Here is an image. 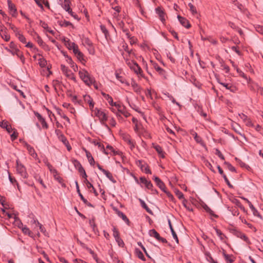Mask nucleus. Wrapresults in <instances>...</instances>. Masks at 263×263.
<instances>
[{
    "mask_svg": "<svg viewBox=\"0 0 263 263\" xmlns=\"http://www.w3.org/2000/svg\"><path fill=\"white\" fill-rule=\"evenodd\" d=\"M79 74L80 78L86 85L89 86L92 84L93 79L90 77L87 71L82 69L79 71Z\"/></svg>",
    "mask_w": 263,
    "mask_h": 263,
    "instance_id": "obj_1",
    "label": "nucleus"
},
{
    "mask_svg": "<svg viewBox=\"0 0 263 263\" xmlns=\"http://www.w3.org/2000/svg\"><path fill=\"white\" fill-rule=\"evenodd\" d=\"M95 111L96 115L99 118L102 124L107 128H108V125L104 123L107 120L106 114L104 111L99 109L98 108H96Z\"/></svg>",
    "mask_w": 263,
    "mask_h": 263,
    "instance_id": "obj_2",
    "label": "nucleus"
},
{
    "mask_svg": "<svg viewBox=\"0 0 263 263\" xmlns=\"http://www.w3.org/2000/svg\"><path fill=\"white\" fill-rule=\"evenodd\" d=\"M16 171L23 178H26L28 177V174L26 172L25 166L20 163L18 160L16 161Z\"/></svg>",
    "mask_w": 263,
    "mask_h": 263,
    "instance_id": "obj_3",
    "label": "nucleus"
},
{
    "mask_svg": "<svg viewBox=\"0 0 263 263\" xmlns=\"http://www.w3.org/2000/svg\"><path fill=\"white\" fill-rule=\"evenodd\" d=\"M156 13L159 15L160 20L162 22L164 23L165 21V13L163 9L160 7H158L155 9Z\"/></svg>",
    "mask_w": 263,
    "mask_h": 263,
    "instance_id": "obj_4",
    "label": "nucleus"
},
{
    "mask_svg": "<svg viewBox=\"0 0 263 263\" xmlns=\"http://www.w3.org/2000/svg\"><path fill=\"white\" fill-rule=\"evenodd\" d=\"M7 2L8 8L10 13L12 14L13 16H16L17 10L15 6L12 3V2L10 0H8Z\"/></svg>",
    "mask_w": 263,
    "mask_h": 263,
    "instance_id": "obj_5",
    "label": "nucleus"
},
{
    "mask_svg": "<svg viewBox=\"0 0 263 263\" xmlns=\"http://www.w3.org/2000/svg\"><path fill=\"white\" fill-rule=\"evenodd\" d=\"M154 180L157 186L163 192H165L166 187L164 183L160 180V179L157 177L155 176L154 177Z\"/></svg>",
    "mask_w": 263,
    "mask_h": 263,
    "instance_id": "obj_6",
    "label": "nucleus"
},
{
    "mask_svg": "<svg viewBox=\"0 0 263 263\" xmlns=\"http://www.w3.org/2000/svg\"><path fill=\"white\" fill-rule=\"evenodd\" d=\"M114 210L115 211L116 213L118 215V216L121 217L128 225H129L130 221L126 216L122 213L121 211H119L117 208H114Z\"/></svg>",
    "mask_w": 263,
    "mask_h": 263,
    "instance_id": "obj_7",
    "label": "nucleus"
},
{
    "mask_svg": "<svg viewBox=\"0 0 263 263\" xmlns=\"http://www.w3.org/2000/svg\"><path fill=\"white\" fill-rule=\"evenodd\" d=\"M0 126L3 128H5L8 133H11L13 130L11 126L9 123L4 120L0 122Z\"/></svg>",
    "mask_w": 263,
    "mask_h": 263,
    "instance_id": "obj_8",
    "label": "nucleus"
},
{
    "mask_svg": "<svg viewBox=\"0 0 263 263\" xmlns=\"http://www.w3.org/2000/svg\"><path fill=\"white\" fill-rule=\"evenodd\" d=\"M180 24L184 27L186 28H190L191 27V24H190L189 21L185 18L181 16L180 15H178L177 16Z\"/></svg>",
    "mask_w": 263,
    "mask_h": 263,
    "instance_id": "obj_9",
    "label": "nucleus"
},
{
    "mask_svg": "<svg viewBox=\"0 0 263 263\" xmlns=\"http://www.w3.org/2000/svg\"><path fill=\"white\" fill-rule=\"evenodd\" d=\"M70 4L71 3L70 0H64V6H63V9H64L66 11L68 12L71 16H73L74 14L70 7Z\"/></svg>",
    "mask_w": 263,
    "mask_h": 263,
    "instance_id": "obj_10",
    "label": "nucleus"
},
{
    "mask_svg": "<svg viewBox=\"0 0 263 263\" xmlns=\"http://www.w3.org/2000/svg\"><path fill=\"white\" fill-rule=\"evenodd\" d=\"M130 69H133L137 74L142 76V70L136 62L133 63L132 65H130Z\"/></svg>",
    "mask_w": 263,
    "mask_h": 263,
    "instance_id": "obj_11",
    "label": "nucleus"
},
{
    "mask_svg": "<svg viewBox=\"0 0 263 263\" xmlns=\"http://www.w3.org/2000/svg\"><path fill=\"white\" fill-rule=\"evenodd\" d=\"M53 175L55 180L58 181L60 183L62 184L63 186H65V184L63 183V180L58 174L55 169L53 170Z\"/></svg>",
    "mask_w": 263,
    "mask_h": 263,
    "instance_id": "obj_12",
    "label": "nucleus"
},
{
    "mask_svg": "<svg viewBox=\"0 0 263 263\" xmlns=\"http://www.w3.org/2000/svg\"><path fill=\"white\" fill-rule=\"evenodd\" d=\"M140 182L145 184L146 188L151 189L153 187V184L150 181H147L146 179L142 177L140 178Z\"/></svg>",
    "mask_w": 263,
    "mask_h": 263,
    "instance_id": "obj_13",
    "label": "nucleus"
},
{
    "mask_svg": "<svg viewBox=\"0 0 263 263\" xmlns=\"http://www.w3.org/2000/svg\"><path fill=\"white\" fill-rule=\"evenodd\" d=\"M123 139L130 146L131 148L135 147L134 143L128 135H123Z\"/></svg>",
    "mask_w": 263,
    "mask_h": 263,
    "instance_id": "obj_14",
    "label": "nucleus"
},
{
    "mask_svg": "<svg viewBox=\"0 0 263 263\" xmlns=\"http://www.w3.org/2000/svg\"><path fill=\"white\" fill-rule=\"evenodd\" d=\"M139 166H140V168L142 171L144 172L146 174H152L151 171L147 164H142V161H139Z\"/></svg>",
    "mask_w": 263,
    "mask_h": 263,
    "instance_id": "obj_15",
    "label": "nucleus"
},
{
    "mask_svg": "<svg viewBox=\"0 0 263 263\" xmlns=\"http://www.w3.org/2000/svg\"><path fill=\"white\" fill-rule=\"evenodd\" d=\"M235 235L237 237H239L241 239H243L244 241H245L248 244L250 243V242L248 238L245 234L241 233V232L237 231L236 232Z\"/></svg>",
    "mask_w": 263,
    "mask_h": 263,
    "instance_id": "obj_16",
    "label": "nucleus"
},
{
    "mask_svg": "<svg viewBox=\"0 0 263 263\" xmlns=\"http://www.w3.org/2000/svg\"><path fill=\"white\" fill-rule=\"evenodd\" d=\"M191 134L194 137V138L197 143L201 144H203L202 138L199 136L195 131L192 130L191 132Z\"/></svg>",
    "mask_w": 263,
    "mask_h": 263,
    "instance_id": "obj_17",
    "label": "nucleus"
},
{
    "mask_svg": "<svg viewBox=\"0 0 263 263\" xmlns=\"http://www.w3.org/2000/svg\"><path fill=\"white\" fill-rule=\"evenodd\" d=\"M65 56L67 58L66 61L70 65L71 67L74 70V71H77L78 70V66L77 65L74 64V63L72 60L71 57H68V55Z\"/></svg>",
    "mask_w": 263,
    "mask_h": 263,
    "instance_id": "obj_18",
    "label": "nucleus"
},
{
    "mask_svg": "<svg viewBox=\"0 0 263 263\" xmlns=\"http://www.w3.org/2000/svg\"><path fill=\"white\" fill-rule=\"evenodd\" d=\"M202 206L204 210L206 212L209 213L211 215L216 218L218 217V215L215 214L213 211H212L205 203H203Z\"/></svg>",
    "mask_w": 263,
    "mask_h": 263,
    "instance_id": "obj_19",
    "label": "nucleus"
},
{
    "mask_svg": "<svg viewBox=\"0 0 263 263\" xmlns=\"http://www.w3.org/2000/svg\"><path fill=\"white\" fill-rule=\"evenodd\" d=\"M139 200L140 202V204H141V205L142 206V207L143 208H144L146 211V212L147 213H148L149 214H150L151 215H153V213L152 211L147 206V205L145 203V202L141 199H139Z\"/></svg>",
    "mask_w": 263,
    "mask_h": 263,
    "instance_id": "obj_20",
    "label": "nucleus"
},
{
    "mask_svg": "<svg viewBox=\"0 0 263 263\" xmlns=\"http://www.w3.org/2000/svg\"><path fill=\"white\" fill-rule=\"evenodd\" d=\"M168 224H169V227H170V230L171 231L173 237L175 239L176 242L177 243H179V239L178 238V237H177V235L176 232H175V231H174V229L173 228V226L172 225V223H171V222L170 220H168Z\"/></svg>",
    "mask_w": 263,
    "mask_h": 263,
    "instance_id": "obj_21",
    "label": "nucleus"
},
{
    "mask_svg": "<svg viewBox=\"0 0 263 263\" xmlns=\"http://www.w3.org/2000/svg\"><path fill=\"white\" fill-rule=\"evenodd\" d=\"M86 155L90 164L91 165H94L95 161L91 153L88 151H86Z\"/></svg>",
    "mask_w": 263,
    "mask_h": 263,
    "instance_id": "obj_22",
    "label": "nucleus"
},
{
    "mask_svg": "<svg viewBox=\"0 0 263 263\" xmlns=\"http://www.w3.org/2000/svg\"><path fill=\"white\" fill-rule=\"evenodd\" d=\"M249 206L250 208L251 209V210L253 212V214L255 216L258 217L260 218V219L262 218L261 216L259 213L258 211L255 208V207L253 206V205L252 204V203H250Z\"/></svg>",
    "mask_w": 263,
    "mask_h": 263,
    "instance_id": "obj_23",
    "label": "nucleus"
},
{
    "mask_svg": "<svg viewBox=\"0 0 263 263\" xmlns=\"http://www.w3.org/2000/svg\"><path fill=\"white\" fill-rule=\"evenodd\" d=\"M63 42L65 43V46L69 50H71L72 48L74 47L75 45H76V44L74 43L70 42L69 40H66V39H64Z\"/></svg>",
    "mask_w": 263,
    "mask_h": 263,
    "instance_id": "obj_24",
    "label": "nucleus"
},
{
    "mask_svg": "<svg viewBox=\"0 0 263 263\" xmlns=\"http://www.w3.org/2000/svg\"><path fill=\"white\" fill-rule=\"evenodd\" d=\"M153 67L155 69V70L158 71L160 74L163 75L165 73V71L161 68L157 63H153Z\"/></svg>",
    "mask_w": 263,
    "mask_h": 263,
    "instance_id": "obj_25",
    "label": "nucleus"
},
{
    "mask_svg": "<svg viewBox=\"0 0 263 263\" xmlns=\"http://www.w3.org/2000/svg\"><path fill=\"white\" fill-rule=\"evenodd\" d=\"M154 148L155 149V150L157 151V152L158 153L160 157H161L162 158H164L165 157V153L163 152L162 148L160 146L157 145L154 146Z\"/></svg>",
    "mask_w": 263,
    "mask_h": 263,
    "instance_id": "obj_26",
    "label": "nucleus"
},
{
    "mask_svg": "<svg viewBox=\"0 0 263 263\" xmlns=\"http://www.w3.org/2000/svg\"><path fill=\"white\" fill-rule=\"evenodd\" d=\"M131 85L133 87V89L136 92H140L141 88L135 81H132Z\"/></svg>",
    "mask_w": 263,
    "mask_h": 263,
    "instance_id": "obj_27",
    "label": "nucleus"
},
{
    "mask_svg": "<svg viewBox=\"0 0 263 263\" xmlns=\"http://www.w3.org/2000/svg\"><path fill=\"white\" fill-rule=\"evenodd\" d=\"M149 234L151 236L155 237L157 240L160 237L159 234L155 229L151 230Z\"/></svg>",
    "mask_w": 263,
    "mask_h": 263,
    "instance_id": "obj_28",
    "label": "nucleus"
},
{
    "mask_svg": "<svg viewBox=\"0 0 263 263\" xmlns=\"http://www.w3.org/2000/svg\"><path fill=\"white\" fill-rule=\"evenodd\" d=\"M61 69L62 72L65 74L67 77H70V70H68L67 67H66L64 65H61Z\"/></svg>",
    "mask_w": 263,
    "mask_h": 263,
    "instance_id": "obj_29",
    "label": "nucleus"
},
{
    "mask_svg": "<svg viewBox=\"0 0 263 263\" xmlns=\"http://www.w3.org/2000/svg\"><path fill=\"white\" fill-rule=\"evenodd\" d=\"M25 146L27 148L29 153L32 156L34 157V155H36L34 148L31 146L30 145L27 143H25Z\"/></svg>",
    "mask_w": 263,
    "mask_h": 263,
    "instance_id": "obj_30",
    "label": "nucleus"
},
{
    "mask_svg": "<svg viewBox=\"0 0 263 263\" xmlns=\"http://www.w3.org/2000/svg\"><path fill=\"white\" fill-rule=\"evenodd\" d=\"M31 222L32 223H34L35 224L36 226H39V228H40V230L41 231V232L43 233L44 234H45V228H44V227L42 226V224L41 223H40L37 220H35V219H33V220L31 221Z\"/></svg>",
    "mask_w": 263,
    "mask_h": 263,
    "instance_id": "obj_31",
    "label": "nucleus"
},
{
    "mask_svg": "<svg viewBox=\"0 0 263 263\" xmlns=\"http://www.w3.org/2000/svg\"><path fill=\"white\" fill-rule=\"evenodd\" d=\"M84 99L85 101L89 104L90 108L92 109L94 106V103L92 99L89 96H85Z\"/></svg>",
    "mask_w": 263,
    "mask_h": 263,
    "instance_id": "obj_32",
    "label": "nucleus"
},
{
    "mask_svg": "<svg viewBox=\"0 0 263 263\" xmlns=\"http://www.w3.org/2000/svg\"><path fill=\"white\" fill-rule=\"evenodd\" d=\"M104 172L103 173L113 183H116V180L114 178L112 174L111 173H110L108 171H104Z\"/></svg>",
    "mask_w": 263,
    "mask_h": 263,
    "instance_id": "obj_33",
    "label": "nucleus"
},
{
    "mask_svg": "<svg viewBox=\"0 0 263 263\" xmlns=\"http://www.w3.org/2000/svg\"><path fill=\"white\" fill-rule=\"evenodd\" d=\"M61 141L65 145V146L67 147V149L68 151H70L71 149V147L69 144V142L65 137L62 136L61 137Z\"/></svg>",
    "mask_w": 263,
    "mask_h": 263,
    "instance_id": "obj_34",
    "label": "nucleus"
},
{
    "mask_svg": "<svg viewBox=\"0 0 263 263\" xmlns=\"http://www.w3.org/2000/svg\"><path fill=\"white\" fill-rule=\"evenodd\" d=\"M15 35L18 37L20 42H22L23 43H26V38L22 34L20 33V32H17Z\"/></svg>",
    "mask_w": 263,
    "mask_h": 263,
    "instance_id": "obj_35",
    "label": "nucleus"
},
{
    "mask_svg": "<svg viewBox=\"0 0 263 263\" xmlns=\"http://www.w3.org/2000/svg\"><path fill=\"white\" fill-rule=\"evenodd\" d=\"M72 162L74 165V167L77 168L78 171L83 167L80 162L77 159L72 160Z\"/></svg>",
    "mask_w": 263,
    "mask_h": 263,
    "instance_id": "obj_36",
    "label": "nucleus"
},
{
    "mask_svg": "<svg viewBox=\"0 0 263 263\" xmlns=\"http://www.w3.org/2000/svg\"><path fill=\"white\" fill-rule=\"evenodd\" d=\"M136 253L137 256L139 258L141 259L143 261H145V258L144 257V256L142 252L140 250L136 249Z\"/></svg>",
    "mask_w": 263,
    "mask_h": 263,
    "instance_id": "obj_37",
    "label": "nucleus"
},
{
    "mask_svg": "<svg viewBox=\"0 0 263 263\" xmlns=\"http://www.w3.org/2000/svg\"><path fill=\"white\" fill-rule=\"evenodd\" d=\"M93 143L96 145H98V146L101 148V149L103 151V152L106 154V155H108V152L106 151V150L105 149V148H104V146L100 142H96V141H94L93 142Z\"/></svg>",
    "mask_w": 263,
    "mask_h": 263,
    "instance_id": "obj_38",
    "label": "nucleus"
},
{
    "mask_svg": "<svg viewBox=\"0 0 263 263\" xmlns=\"http://www.w3.org/2000/svg\"><path fill=\"white\" fill-rule=\"evenodd\" d=\"M223 255L228 263H232L234 261V260L231 258V256L226 254L224 252L223 253Z\"/></svg>",
    "mask_w": 263,
    "mask_h": 263,
    "instance_id": "obj_39",
    "label": "nucleus"
},
{
    "mask_svg": "<svg viewBox=\"0 0 263 263\" xmlns=\"http://www.w3.org/2000/svg\"><path fill=\"white\" fill-rule=\"evenodd\" d=\"M59 25L62 27H68L69 26H72V24L69 21L64 20V21H60Z\"/></svg>",
    "mask_w": 263,
    "mask_h": 263,
    "instance_id": "obj_40",
    "label": "nucleus"
},
{
    "mask_svg": "<svg viewBox=\"0 0 263 263\" xmlns=\"http://www.w3.org/2000/svg\"><path fill=\"white\" fill-rule=\"evenodd\" d=\"M116 78L120 81L122 83H125L127 85H129V83L126 82L125 80L122 77L119 75V73H116Z\"/></svg>",
    "mask_w": 263,
    "mask_h": 263,
    "instance_id": "obj_41",
    "label": "nucleus"
},
{
    "mask_svg": "<svg viewBox=\"0 0 263 263\" xmlns=\"http://www.w3.org/2000/svg\"><path fill=\"white\" fill-rule=\"evenodd\" d=\"M188 5L189 7H190V10L191 11L193 14H195L197 13L196 7L192 3H189Z\"/></svg>",
    "mask_w": 263,
    "mask_h": 263,
    "instance_id": "obj_42",
    "label": "nucleus"
},
{
    "mask_svg": "<svg viewBox=\"0 0 263 263\" xmlns=\"http://www.w3.org/2000/svg\"><path fill=\"white\" fill-rule=\"evenodd\" d=\"M76 184L77 191L79 196L80 197V198L82 201H84L85 198L84 197V196L82 194V193H81V192H80V190L79 189V184H78V183L77 181H76Z\"/></svg>",
    "mask_w": 263,
    "mask_h": 263,
    "instance_id": "obj_43",
    "label": "nucleus"
},
{
    "mask_svg": "<svg viewBox=\"0 0 263 263\" xmlns=\"http://www.w3.org/2000/svg\"><path fill=\"white\" fill-rule=\"evenodd\" d=\"M39 64L41 67H44L47 64L46 60L44 58H40L39 59Z\"/></svg>",
    "mask_w": 263,
    "mask_h": 263,
    "instance_id": "obj_44",
    "label": "nucleus"
},
{
    "mask_svg": "<svg viewBox=\"0 0 263 263\" xmlns=\"http://www.w3.org/2000/svg\"><path fill=\"white\" fill-rule=\"evenodd\" d=\"M83 44L88 46V47H91L92 46V42L88 37H85L84 39Z\"/></svg>",
    "mask_w": 263,
    "mask_h": 263,
    "instance_id": "obj_45",
    "label": "nucleus"
},
{
    "mask_svg": "<svg viewBox=\"0 0 263 263\" xmlns=\"http://www.w3.org/2000/svg\"><path fill=\"white\" fill-rule=\"evenodd\" d=\"M16 55L20 59V60H21V61L23 63H24V62H25V58H24V57L23 55V52L22 51H21L18 49V50H17V52Z\"/></svg>",
    "mask_w": 263,
    "mask_h": 263,
    "instance_id": "obj_46",
    "label": "nucleus"
},
{
    "mask_svg": "<svg viewBox=\"0 0 263 263\" xmlns=\"http://www.w3.org/2000/svg\"><path fill=\"white\" fill-rule=\"evenodd\" d=\"M113 235L115 239H119V238L120 237L119 233L115 227H114L113 229Z\"/></svg>",
    "mask_w": 263,
    "mask_h": 263,
    "instance_id": "obj_47",
    "label": "nucleus"
},
{
    "mask_svg": "<svg viewBox=\"0 0 263 263\" xmlns=\"http://www.w3.org/2000/svg\"><path fill=\"white\" fill-rule=\"evenodd\" d=\"M236 71L237 73L239 74L240 76L242 77L246 80H247V75L245 74L240 69H239L238 67H236Z\"/></svg>",
    "mask_w": 263,
    "mask_h": 263,
    "instance_id": "obj_48",
    "label": "nucleus"
},
{
    "mask_svg": "<svg viewBox=\"0 0 263 263\" xmlns=\"http://www.w3.org/2000/svg\"><path fill=\"white\" fill-rule=\"evenodd\" d=\"M37 42L40 46H42L43 47L47 46L46 44L43 42L41 37L39 36H37Z\"/></svg>",
    "mask_w": 263,
    "mask_h": 263,
    "instance_id": "obj_49",
    "label": "nucleus"
},
{
    "mask_svg": "<svg viewBox=\"0 0 263 263\" xmlns=\"http://www.w3.org/2000/svg\"><path fill=\"white\" fill-rule=\"evenodd\" d=\"M79 172L81 174L82 177L84 178V179L87 178V175L85 172V171L83 167L79 170Z\"/></svg>",
    "mask_w": 263,
    "mask_h": 263,
    "instance_id": "obj_50",
    "label": "nucleus"
},
{
    "mask_svg": "<svg viewBox=\"0 0 263 263\" xmlns=\"http://www.w3.org/2000/svg\"><path fill=\"white\" fill-rule=\"evenodd\" d=\"M224 164H226L227 165V167L228 168L231 172H236V169L230 163H229V162H224Z\"/></svg>",
    "mask_w": 263,
    "mask_h": 263,
    "instance_id": "obj_51",
    "label": "nucleus"
},
{
    "mask_svg": "<svg viewBox=\"0 0 263 263\" xmlns=\"http://www.w3.org/2000/svg\"><path fill=\"white\" fill-rule=\"evenodd\" d=\"M5 49L6 50H7L8 52H9L10 53H11L12 55H16L17 52V50H18V49H9L7 47H6L5 48Z\"/></svg>",
    "mask_w": 263,
    "mask_h": 263,
    "instance_id": "obj_52",
    "label": "nucleus"
},
{
    "mask_svg": "<svg viewBox=\"0 0 263 263\" xmlns=\"http://www.w3.org/2000/svg\"><path fill=\"white\" fill-rule=\"evenodd\" d=\"M118 111L121 112L122 115H123L126 118L130 116V114L129 112H128L124 110L123 109H122L121 108H118Z\"/></svg>",
    "mask_w": 263,
    "mask_h": 263,
    "instance_id": "obj_53",
    "label": "nucleus"
},
{
    "mask_svg": "<svg viewBox=\"0 0 263 263\" xmlns=\"http://www.w3.org/2000/svg\"><path fill=\"white\" fill-rule=\"evenodd\" d=\"M175 193L176 196L178 197L179 199H184V195L183 193L180 191L179 190H177L175 191Z\"/></svg>",
    "mask_w": 263,
    "mask_h": 263,
    "instance_id": "obj_54",
    "label": "nucleus"
},
{
    "mask_svg": "<svg viewBox=\"0 0 263 263\" xmlns=\"http://www.w3.org/2000/svg\"><path fill=\"white\" fill-rule=\"evenodd\" d=\"M215 154L217 155L221 159L224 160V157L218 149H216Z\"/></svg>",
    "mask_w": 263,
    "mask_h": 263,
    "instance_id": "obj_55",
    "label": "nucleus"
},
{
    "mask_svg": "<svg viewBox=\"0 0 263 263\" xmlns=\"http://www.w3.org/2000/svg\"><path fill=\"white\" fill-rule=\"evenodd\" d=\"M40 122H41L43 128H46V129L48 128V124L46 123L44 118H43Z\"/></svg>",
    "mask_w": 263,
    "mask_h": 263,
    "instance_id": "obj_56",
    "label": "nucleus"
},
{
    "mask_svg": "<svg viewBox=\"0 0 263 263\" xmlns=\"http://www.w3.org/2000/svg\"><path fill=\"white\" fill-rule=\"evenodd\" d=\"M255 29H256V31H257L258 32H259L261 34H263V26L257 25L255 27Z\"/></svg>",
    "mask_w": 263,
    "mask_h": 263,
    "instance_id": "obj_57",
    "label": "nucleus"
},
{
    "mask_svg": "<svg viewBox=\"0 0 263 263\" xmlns=\"http://www.w3.org/2000/svg\"><path fill=\"white\" fill-rule=\"evenodd\" d=\"M22 231L24 233H25L26 234H28L29 236H31V234L32 233V232L30 231V230L28 228H27V227L23 228Z\"/></svg>",
    "mask_w": 263,
    "mask_h": 263,
    "instance_id": "obj_58",
    "label": "nucleus"
},
{
    "mask_svg": "<svg viewBox=\"0 0 263 263\" xmlns=\"http://www.w3.org/2000/svg\"><path fill=\"white\" fill-rule=\"evenodd\" d=\"M225 182L227 183V185L229 186L230 188H233V186L230 183L229 180H228V178L227 177L226 175H223V176H222Z\"/></svg>",
    "mask_w": 263,
    "mask_h": 263,
    "instance_id": "obj_59",
    "label": "nucleus"
},
{
    "mask_svg": "<svg viewBox=\"0 0 263 263\" xmlns=\"http://www.w3.org/2000/svg\"><path fill=\"white\" fill-rule=\"evenodd\" d=\"M76 55L80 61L84 60V55L80 51Z\"/></svg>",
    "mask_w": 263,
    "mask_h": 263,
    "instance_id": "obj_60",
    "label": "nucleus"
},
{
    "mask_svg": "<svg viewBox=\"0 0 263 263\" xmlns=\"http://www.w3.org/2000/svg\"><path fill=\"white\" fill-rule=\"evenodd\" d=\"M10 28L14 31V32L16 34L17 32H19L18 29L13 24L10 23H8Z\"/></svg>",
    "mask_w": 263,
    "mask_h": 263,
    "instance_id": "obj_61",
    "label": "nucleus"
},
{
    "mask_svg": "<svg viewBox=\"0 0 263 263\" xmlns=\"http://www.w3.org/2000/svg\"><path fill=\"white\" fill-rule=\"evenodd\" d=\"M1 36L7 42L9 41L10 39V36L9 35L6 34L5 32L1 33Z\"/></svg>",
    "mask_w": 263,
    "mask_h": 263,
    "instance_id": "obj_62",
    "label": "nucleus"
},
{
    "mask_svg": "<svg viewBox=\"0 0 263 263\" xmlns=\"http://www.w3.org/2000/svg\"><path fill=\"white\" fill-rule=\"evenodd\" d=\"M18 136V134L16 131H14L13 134L11 135V139L12 141L15 140Z\"/></svg>",
    "mask_w": 263,
    "mask_h": 263,
    "instance_id": "obj_63",
    "label": "nucleus"
},
{
    "mask_svg": "<svg viewBox=\"0 0 263 263\" xmlns=\"http://www.w3.org/2000/svg\"><path fill=\"white\" fill-rule=\"evenodd\" d=\"M40 24L45 29L47 30L49 28L47 24H46L45 22H43L42 21H40Z\"/></svg>",
    "mask_w": 263,
    "mask_h": 263,
    "instance_id": "obj_64",
    "label": "nucleus"
}]
</instances>
